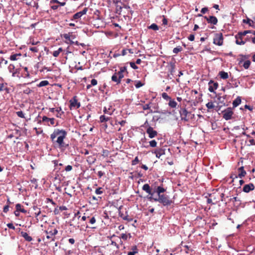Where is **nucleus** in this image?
<instances>
[{
  "instance_id": "1",
  "label": "nucleus",
  "mask_w": 255,
  "mask_h": 255,
  "mask_svg": "<svg viewBox=\"0 0 255 255\" xmlns=\"http://www.w3.org/2000/svg\"><path fill=\"white\" fill-rule=\"evenodd\" d=\"M142 189L148 194V199L149 200H154L162 204L163 206H169L172 203L168 195L163 194L166 191V189L161 186H150L148 184H145L143 185Z\"/></svg>"
},
{
  "instance_id": "2",
  "label": "nucleus",
  "mask_w": 255,
  "mask_h": 255,
  "mask_svg": "<svg viewBox=\"0 0 255 255\" xmlns=\"http://www.w3.org/2000/svg\"><path fill=\"white\" fill-rule=\"evenodd\" d=\"M67 134V132L64 129H56L51 134L50 138L53 143H56L60 149L64 150L68 146V144L64 142Z\"/></svg>"
},
{
  "instance_id": "3",
  "label": "nucleus",
  "mask_w": 255,
  "mask_h": 255,
  "mask_svg": "<svg viewBox=\"0 0 255 255\" xmlns=\"http://www.w3.org/2000/svg\"><path fill=\"white\" fill-rule=\"evenodd\" d=\"M213 43L218 46H221L223 43V36L222 33H215L213 38Z\"/></svg>"
},
{
  "instance_id": "4",
  "label": "nucleus",
  "mask_w": 255,
  "mask_h": 255,
  "mask_svg": "<svg viewBox=\"0 0 255 255\" xmlns=\"http://www.w3.org/2000/svg\"><path fill=\"white\" fill-rule=\"evenodd\" d=\"M93 224H83L80 227L78 226L81 230H84L90 234H93V231L97 228V227L93 226Z\"/></svg>"
},
{
  "instance_id": "5",
  "label": "nucleus",
  "mask_w": 255,
  "mask_h": 255,
  "mask_svg": "<svg viewBox=\"0 0 255 255\" xmlns=\"http://www.w3.org/2000/svg\"><path fill=\"white\" fill-rule=\"evenodd\" d=\"M222 113L223 118L227 121L231 119L234 114V113L231 108H228L225 109L222 112Z\"/></svg>"
},
{
  "instance_id": "6",
  "label": "nucleus",
  "mask_w": 255,
  "mask_h": 255,
  "mask_svg": "<svg viewBox=\"0 0 255 255\" xmlns=\"http://www.w3.org/2000/svg\"><path fill=\"white\" fill-rule=\"evenodd\" d=\"M248 34V32L247 31H244L243 32H239L238 34L235 36V38L236 39V43L238 45H244L245 44L246 41L243 40H241V41L239 40V38L241 37H243V36H245Z\"/></svg>"
},
{
  "instance_id": "7",
  "label": "nucleus",
  "mask_w": 255,
  "mask_h": 255,
  "mask_svg": "<svg viewBox=\"0 0 255 255\" xmlns=\"http://www.w3.org/2000/svg\"><path fill=\"white\" fill-rule=\"evenodd\" d=\"M179 114L182 121H188L187 116L189 113L185 108H181L179 111Z\"/></svg>"
},
{
  "instance_id": "8",
  "label": "nucleus",
  "mask_w": 255,
  "mask_h": 255,
  "mask_svg": "<svg viewBox=\"0 0 255 255\" xmlns=\"http://www.w3.org/2000/svg\"><path fill=\"white\" fill-rule=\"evenodd\" d=\"M217 98V101H215L217 103L218 105L221 104V107L223 105L225 106V99L226 98V95L222 96L220 94H218L216 96Z\"/></svg>"
},
{
  "instance_id": "9",
  "label": "nucleus",
  "mask_w": 255,
  "mask_h": 255,
  "mask_svg": "<svg viewBox=\"0 0 255 255\" xmlns=\"http://www.w3.org/2000/svg\"><path fill=\"white\" fill-rule=\"evenodd\" d=\"M70 103L71 109L72 108L78 109L80 107V103L78 102L76 96L74 97V98L70 101Z\"/></svg>"
},
{
  "instance_id": "10",
  "label": "nucleus",
  "mask_w": 255,
  "mask_h": 255,
  "mask_svg": "<svg viewBox=\"0 0 255 255\" xmlns=\"http://www.w3.org/2000/svg\"><path fill=\"white\" fill-rule=\"evenodd\" d=\"M146 133L148 134V136L150 138H152L157 135V132L154 130L150 126H149L146 129Z\"/></svg>"
},
{
  "instance_id": "11",
  "label": "nucleus",
  "mask_w": 255,
  "mask_h": 255,
  "mask_svg": "<svg viewBox=\"0 0 255 255\" xmlns=\"http://www.w3.org/2000/svg\"><path fill=\"white\" fill-rule=\"evenodd\" d=\"M255 189V186L253 183H249L246 184L243 188V191L246 193H249L251 191L254 190Z\"/></svg>"
},
{
  "instance_id": "12",
  "label": "nucleus",
  "mask_w": 255,
  "mask_h": 255,
  "mask_svg": "<svg viewBox=\"0 0 255 255\" xmlns=\"http://www.w3.org/2000/svg\"><path fill=\"white\" fill-rule=\"evenodd\" d=\"M218 87V83L217 82H214L212 80L209 82V91L210 92H214V90L217 89Z\"/></svg>"
},
{
  "instance_id": "13",
  "label": "nucleus",
  "mask_w": 255,
  "mask_h": 255,
  "mask_svg": "<svg viewBox=\"0 0 255 255\" xmlns=\"http://www.w3.org/2000/svg\"><path fill=\"white\" fill-rule=\"evenodd\" d=\"M204 18L206 19L208 23L213 24L214 25H216L218 22V19L217 17L214 16H210L209 17L205 16Z\"/></svg>"
},
{
  "instance_id": "14",
  "label": "nucleus",
  "mask_w": 255,
  "mask_h": 255,
  "mask_svg": "<svg viewBox=\"0 0 255 255\" xmlns=\"http://www.w3.org/2000/svg\"><path fill=\"white\" fill-rule=\"evenodd\" d=\"M154 153L155 154L156 157L158 158H159L160 156L165 154L164 150L162 148H159L156 149L154 151Z\"/></svg>"
},
{
  "instance_id": "15",
  "label": "nucleus",
  "mask_w": 255,
  "mask_h": 255,
  "mask_svg": "<svg viewBox=\"0 0 255 255\" xmlns=\"http://www.w3.org/2000/svg\"><path fill=\"white\" fill-rule=\"evenodd\" d=\"M15 209L16 212H22L23 213H26V211L23 208V207L20 204H16L15 205Z\"/></svg>"
},
{
  "instance_id": "16",
  "label": "nucleus",
  "mask_w": 255,
  "mask_h": 255,
  "mask_svg": "<svg viewBox=\"0 0 255 255\" xmlns=\"http://www.w3.org/2000/svg\"><path fill=\"white\" fill-rule=\"evenodd\" d=\"M21 235L22 237L24 238V239L28 242H30L32 240V238L31 237L29 236L28 234L24 232H21Z\"/></svg>"
},
{
  "instance_id": "17",
  "label": "nucleus",
  "mask_w": 255,
  "mask_h": 255,
  "mask_svg": "<svg viewBox=\"0 0 255 255\" xmlns=\"http://www.w3.org/2000/svg\"><path fill=\"white\" fill-rule=\"evenodd\" d=\"M244 167L242 166L239 168V170L240 171V173L238 175V177L240 178H243L246 175V171L244 170Z\"/></svg>"
},
{
  "instance_id": "18",
  "label": "nucleus",
  "mask_w": 255,
  "mask_h": 255,
  "mask_svg": "<svg viewBox=\"0 0 255 255\" xmlns=\"http://www.w3.org/2000/svg\"><path fill=\"white\" fill-rule=\"evenodd\" d=\"M177 105V102L171 98L169 100L168 106L171 108H175Z\"/></svg>"
},
{
  "instance_id": "19",
  "label": "nucleus",
  "mask_w": 255,
  "mask_h": 255,
  "mask_svg": "<svg viewBox=\"0 0 255 255\" xmlns=\"http://www.w3.org/2000/svg\"><path fill=\"white\" fill-rule=\"evenodd\" d=\"M21 56L20 53H15L10 55L9 59L11 61H15L18 59L19 57Z\"/></svg>"
},
{
  "instance_id": "20",
  "label": "nucleus",
  "mask_w": 255,
  "mask_h": 255,
  "mask_svg": "<svg viewBox=\"0 0 255 255\" xmlns=\"http://www.w3.org/2000/svg\"><path fill=\"white\" fill-rule=\"evenodd\" d=\"M54 118H49L46 116H43L42 118L43 122H50L51 125H53L54 124Z\"/></svg>"
},
{
  "instance_id": "21",
  "label": "nucleus",
  "mask_w": 255,
  "mask_h": 255,
  "mask_svg": "<svg viewBox=\"0 0 255 255\" xmlns=\"http://www.w3.org/2000/svg\"><path fill=\"white\" fill-rule=\"evenodd\" d=\"M219 75L223 79H227L229 77L228 73L225 71H220L219 73Z\"/></svg>"
},
{
  "instance_id": "22",
  "label": "nucleus",
  "mask_w": 255,
  "mask_h": 255,
  "mask_svg": "<svg viewBox=\"0 0 255 255\" xmlns=\"http://www.w3.org/2000/svg\"><path fill=\"white\" fill-rule=\"evenodd\" d=\"M241 103V99L240 97H238L233 102L234 107H237Z\"/></svg>"
},
{
  "instance_id": "23",
  "label": "nucleus",
  "mask_w": 255,
  "mask_h": 255,
  "mask_svg": "<svg viewBox=\"0 0 255 255\" xmlns=\"http://www.w3.org/2000/svg\"><path fill=\"white\" fill-rule=\"evenodd\" d=\"M175 65L174 63L171 62L170 63V68H169V71L170 73L172 75L173 74V73L175 72Z\"/></svg>"
},
{
  "instance_id": "24",
  "label": "nucleus",
  "mask_w": 255,
  "mask_h": 255,
  "mask_svg": "<svg viewBox=\"0 0 255 255\" xmlns=\"http://www.w3.org/2000/svg\"><path fill=\"white\" fill-rule=\"evenodd\" d=\"M49 84V82L47 80H44L41 81L39 84L37 85V87H42L44 86H46Z\"/></svg>"
},
{
  "instance_id": "25",
  "label": "nucleus",
  "mask_w": 255,
  "mask_h": 255,
  "mask_svg": "<svg viewBox=\"0 0 255 255\" xmlns=\"http://www.w3.org/2000/svg\"><path fill=\"white\" fill-rule=\"evenodd\" d=\"M230 200L233 202H235L237 206H239L241 204V200L237 197H233V198L231 199Z\"/></svg>"
},
{
  "instance_id": "26",
  "label": "nucleus",
  "mask_w": 255,
  "mask_h": 255,
  "mask_svg": "<svg viewBox=\"0 0 255 255\" xmlns=\"http://www.w3.org/2000/svg\"><path fill=\"white\" fill-rule=\"evenodd\" d=\"M100 122L102 123L107 122L110 120V118L105 115H102L100 117Z\"/></svg>"
},
{
  "instance_id": "27",
  "label": "nucleus",
  "mask_w": 255,
  "mask_h": 255,
  "mask_svg": "<svg viewBox=\"0 0 255 255\" xmlns=\"http://www.w3.org/2000/svg\"><path fill=\"white\" fill-rule=\"evenodd\" d=\"M150 104H151V103L147 104L144 105L142 106V108L144 110H150V111L149 112V113H152V111L151 110H150Z\"/></svg>"
},
{
  "instance_id": "28",
  "label": "nucleus",
  "mask_w": 255,
  "mask_h": 255,
  "mask_svg": "<svg viewBox=\"0 0 255 255\" xmlns=\"http://www.w3.org/2000/svg\"><path fill=\"white\" fill-rule=\"evenodd\" d=\"M149 29H151L154 30H158L159 29V27L157 24L155 23H152L151 24L149 27Z\"/></svg>"
},
{
  "instance_id": "29",
  "label": "nucleus",
  "mask_w": 255,
  "mask_h": 255,
  "mask_svg": "<svg viewBox=\"0 0 255 255\" xmlns=\"http://www.w3.org/2000/svg\"><path fill=\"white\" fill-rule=\"evenodd\" d=\"M182 50V48L181 46H178L173 49V52L174 53L177 54L178 52L181 51Z\"/></svg>"
},
{
  "instance_id": "30",
  "label": "nucleus",
  "mask_w": 255,
  "mask_h": 255,
  "mask_svg": "<svg viewBox=\"0 0 255 255\" xmlns=\"http://www.w3.org/2000/svg\"><path fill=\"white\" fill-rule=\"evenodd\" d=\"M184 248H185L184 251L186 254H188L190 251H192V250L191 248V246L185 245V246H184Z\"/></svg>"
},
{
  "instance_id": "31",
  "label": "nucleus",
  "mask_w": 255,
  "mask_h": 255,
  "mask_svg": "<svg viewBox=\"0 0 255 255\" xmlns=\"http://www.w3.org/2000/svg\"><path fill=\"white\" fill-rule=\"evenodd\" d=\"M250 64H251L250 61L247 60V61H245V62L243 64V67H244V68L245 69H248L249 68Z\"/></svg>"
},
{
  "instance_id": "32",
  "label": "nucleus",
  "mask_w": 255,
  "mask_h": 255,
  "mask_svg": "<svg viewBox=\"0 0 255 255\" xmlns=\"http://www.w3.org/2000/svg\"><path fill=\"white\" fill-rule=\"evenodd\" d=\"M206 106L208 109H212L215 107V106L213 104V103L212 102H208V103H207L206 104Z\"/></svg>"
},
{
  "instance_id": "33",
  "label": "nucleus",
  "mask_w": 255,
  "mask_h": 255,
  "mask_svg": "<svg viewBox=\"0 0 255 255\" xmlns=\"http://www.w3.org/2000/svg\"><path fill=\"white\" fill-rule=\"evenodd\" d=\"M112 81L116 82L117 83H120L121 82L119 78H118L117 76L116 75V74L112 76Z\"/></svg>"
},
{
  "instance_id": "34",
  "label": "nucleus",
  "mask_w": 255,
  "mask_h": 255,
  "mask_svg": "<svg viewBox=\"0 0 255 255\" xmlns=\"http://www.w3.org/2000/svg\"><path fill=\"white\" fill-rule=\"evenodd\" d=\"M96 161V158L93 157L92 156H89L87 158V161L90 164L94 163Z\"/></svg>"
},
{
  "instance_id": "35",
  "label": "nucleus",
  "mask_w": 255,
  "mask_h": 255,
  "mask_svg": "<svg viewBox=\"0 0 255 255\" xmlns=\"http://www.w3.org/2000/svg\"><path fill=\"white\" fill-rule=\"evenodd\" d=\"M244 23H246L249 24L250 26H252V24H253V22L252 20L250 18H247V19H243V20Z\"/></svg>"
},
{
  "instance_id": "36",
  "label": "nucleus",
  "mask_w": 255,
  "mask_h": 255,
  "mask_svg": "<svg viewBox=\"0 0 255 255\" xmlns=\"http://www.w3.org/2000/svg\"><path fill=\"white\" fill-rule=\"evenodd\" d=\"M33 209L35 211V214L36 215V217L40 215L41 213L40 210L37 206H34Z\"/></svg>"
},
{
  "instance_id": "37",
  "label": "nucleus",
  "mask_w": 255,
  "mask_h": 255,
  "mask_svg": "<svg viewBox=\"0 0 255 255\" xmlns=\"http://www.w3.org/2000/svg\"><path fill=\"white\" fill-rule=\"evenodd\" d=\"M162 97L167 101H169L171 99V97H170L166 93H163L162 94Z\"/></svg>"
},
{
  "instance_id": "38",
  "label": "nucleus",
  "mask_w": 255,
  "mask_h": 255,
  "mask_svg": "<svg viewBox=\"0 0 255 255\" xmlns=\"http://www.w3.org/2000/svg\"><path fill=\"white\" fill-rule=\"evenodd\" d=\"M63 37L67 40L71 41L70 33H65L63 34Z\"/></svg>"
},
{
  "instance_id": "39",
  "label": "nucleus",
  "mask_w": 255,
  "mask_h": 255,
  "mask_svg": "<svg viewBox=\"0 0 255 255\" xmlns=\"http://www.w3.org/2000/svg\"><path fill=\"white\" fill-rule=\"evenodd\" d=\"M3 62H4V65H7V60H5L3 59V58L2 57H0V67L1 68L2 67V63H3Z\"/></svg>"
},
{
  "instance_id": "40",
  "label": "nucleus",
  "mask_w": 255,
  "mask_h": 255,
  "mask_svg": "<svg viewBox=\"0 0 255 255\" xmlns=\"http://www.w3.org/2000/svg\"><path fill=\"white\" fill-rule=\"evenodd\" d=\"M149 145L152 147H155L157 145V142L155 140L149 141Z\"/></svg>"
},
{
  "instance_id": "41",
  "label": "nucleus",
  "mask_w": 255,
  "mask_h": 255,
  "mask_svg": "<svg viewBox=\"0 0 255 255\" xmlns=\"http://www.w3.org/2000/svg\"><path fill=\"white\" fill-rule=\"evenodd\" d=\"M16 114L17 115V116L20 117V118H25L24 114L22 112V111H21L17 112L16 113Z\"/></svg>"
},
{
  "instance_id": "42",
  "label": "nucleus",
  "mask_w": 255,
  "mask_h": 255,
  "mask_svg": "<svg viewBox=\"0 0 255 255\" xmlns=\"http://www.w3.org/2000/svg\"><path fill=\"white\" fill-rule=\"evenodd\" d=\"M139 162L138 158L137 156L135 157L134 159L131 161V165H135Z\"/></svg>"
},
{
  "instance_id": "43",
  "label": "nucleus",
  "mask_w": 255,
  "mask_h": 255,
  "mask_svg": "<svg viewBox=\"0 0 255 255\" xmlns=\"http://www.w3.org/2000/svg\"><path fill=\"white\" fill-rule=\"evenodd\" d=\"M82 16V15L81 14V13L79 12H78L74 14L73 18L75 19H79Z\"/></svg>"
},
{
  "instance_id": "44",
  "label": "nucleus",
  "mask_w": 255,
  "mask_h": 255,
  "mask_svg": "<svg viewBox=\"0 0 255 255\" xmlns=\"http://www.w3.org/2000/svg\"><path fill=\"white\" fill-rule=\"evenodd\" d=\"M15 69V66L13 64H10L8 67V69L9 72H12Z\"/></svg>"
},
{
  "instance_id": "45",
  "label": "nucleus",
  "mask_w": 255,
  "mask_h": 255,
  "mask_svg": "<svg viewBox=\"0 0 255 255\" xmlns=\"http://www.w3.org/2000/svg\"><path fill=\"white\" fill-rule=\"evenodd\" d=\"M143 84H142L140 81H137L136 84L135 85V86L136 88H139L140 87L142 86Z\"/></svg>"
},
{
  "instance_id": "46",
  "label": "nucleus",
  "mask_w": 255,
  "mask_h": 255,
  "mask_svg": "<svg viewBox=\"0 0 255 255\" xmlns=\"http://www.w3.org/2000/svg\"><path fill=\"white\" fill-rule=\"evenodd\" d=\"M130 67L133 68V69H137L138 68V67L135 65V64L134 62H130Z\"/></svg>"
},
{
  "instance_id": "47",
  "label": "nucleus",
  "mask_w": 255,
  "mask_h": 255,
  "mask_svg": "<svg viewBox=\"0 0 255 255\" xmlns=\"http://www.w3.org/2000/svg\"><path fill=\"white\" fill-rule=\"evenodd\" d=\"M88 9L87 7H85L82 11H79V12L81 13L82 15H83L87 13Z\"/></svg>"
},
{
  "instance_id": "48",
  "label": "nucleus",
  "mask_w": 255,
  "mask_h": 255,
  "mask_svg": "<svg viewBox=\"0 0 255 255\" xmlns=\"http://www.w3.org/2000/svg\"><path fill=\"white\" fill-rule=\"evenodd\" d=\"M131 250H132V252H134L135 254L138 253V249L137 248V247L136 246H133L131 247Z\"/></svg>"
},
{
  "instance_id": "49",
  "label": "nucleus",
  "mask_w": 255,
  "mask_h": 255,
  "mask_svg": "<svg viewBox=\"0 0 255 255\" xmlns=\"http://www.w3.org/2000/svg\"><path fill=\"white\" fill-rule=\"evenodd\" d=\"M95 193L98 195L102 194L103 193V191H102V188H99L96 189V190L95 191Z\"/></svg>"
},
{
  "instance_id": "50",
  "label": "nucleus",
  "mask_w": 255,
  "mask_h": 255,
  "mask_svg": "<svg viewBox=\"0 0 255 255\" xmlns=\"http://www.w3.org/2000/svg\"><path fill=\"white\" fill-rule=\"evenodd\" d=\"M31 90L29 88H27L23 90V93L26 94H29L31 93Z\"/></svg>"
},
{
  "instance_id": "51",
  "label": "nucleus",
  "mask_w": 255,
  "mask_h": 255,
  "mask_svg": "<svg viewBox=\"0 0 255 255\" xmlns=\"http://www.w3.org/2000/svg\"><path fill=\"white\" fill-rule=\"evenodd\" d=\"M72 166L70 165H68L67 166H66L65 169L66 171H70L72 170Z\"/></svg>"
},
{
  "instance_id": "52",
  "label": "nucleus",
  "mask_w": 255,
  "mask_h": 255,
  "mask_svg": "<svg viewBox=\"0 0 255 255\" xmlns=\"http://www.w3.org/2000/svg\"><path fill=\"white\" fill-rule=\"evenodd\" d=\"M91 84L92 86H95L97 84V80L93 79L91 81Z\"/></svg>"
},
{
  "instance_id": "53",
  "label": "nucleus",
  "mask_w": 255,
  "mask_h": 255,
  "mask_svg": "<svg viewBox=\"0 0 255 255\" xmlns=\"http://www.w3.org/2000/svg\"><path fill=\"white\" fill-rule=\"evenodd\" d=\"M188 39L190 40V41H193L195 39V36H194V34H190L189 37H188Z\"/></svg>"
},
{
  "instance_id": "54",
  "label": "nucleus",
  "mask_w": 255,
  "mask_h": 255,
  "mask_svg": "<svg viewBox=\"0 0 255 255\" xmlns=\"http://www.w3.org/2000/svg\"><path fill=\"white\" fill-rule=\"evenodd\" d=\"M54 214L56 215L58 214L60 212L59 208L58 207H57L56 208H55L54 210Z\"/></svg>"
},
{
  "instance_id": "55",
  "label": "nucleus",
  "mask_w": 255,
  "mask_h": 255,
  "mask_svg": "<svg viewBox=\"0 0 255 255\" xmlns=\"http://www.w3.org/2000/svg\"><path fill=\"white\" fill-rule=\"evenodd\" d=\"M6 226L10 229L14 230L15 229L13 224H6Z\"/></svg>"
},
{
  "instance_id": "56",
  "label": "nucleus",
  "mask_w": 255,
  "mask_h": 255,
  "mask_svg": "<svg viewBox=\"0 0 255 255\" xmlns=\"http://www.w3.org/2000/svg\"><path fill=\"white\" fill-rule=\"evenodd\" d=\"M8 209H9V206L8 205L5 206L3 207V212H4V213L7 212V211H8Z\"/></svg>"
},
{
  "instance_id": "57",
  "label": "nucleus",
  "mask_w": 255,
  "mask_h": 255,
  "mask_svg": "<svg viewBox=\"0 0 255 255\" xmlns=\"http://www.w3.org/2000/svg\"><path fill=\"white\" fill-rule=\"evenodd\" d=\"M103 112L105 114H107L109 115H111L112 114V113L109 112L106 107L104 108Z\"/></svg>"
},
{
  "instance_id": "58",
  "label": "nucleus",
  "mask_w": 255,
  "mask_h": 255,
  "mask_svg": "<svg viewBox=\"0 0 255 255\" xmlns=\"http://www.w3.org/2000/svg\"><path fill=\"white\" fill-rule=\"evenodd\" d=\"M59 54V53L58 51H57V50L56 51H54L53 53V56L55 57H57L58 56Z\"/></svg>"
},
{
  "instance_id": "59",
  "label": "nucleus",
  "mask_w": 255,
  "mask_h": 255,
  "mask_svg": "<svg viewBox=\"0 0 255 255\" xmlns=\"http://www.w3.org/2000/svg\"><path fill=\"white\" fill-rule=\"evenodd\" d=\"M121 238L123 240H126L128 238V236L126 234H122L121 235Z\"/></svg>"
},
{
  "instance_id": "60",
  "label": "nucleus",
  "mask_w": 255,
  "mask_h": 255,
  "mask_svg": "<svg viewBox=\"0 0 255 255\" xmlns=\"http://www.w3.org/2000/svg\"><path fill=\"white\" fill-rule=\"evenodd\" d=\"M59 208L60 211H61L66 210L67 209V207L65 206H60Z\"/></svg>"
},
{
  "instance_id": "61",
  "label": "nucleus",
  "mask_w": 255,
  "mask_h": 255,
  "mask_svg": "<svg viewBox=\"0 0 255 255\" xmlns=\"http://www.w3.org/2000/svg\"><path fill=\"white\" fill-rule=\"evenodd\" d=\"M89 222L90 223H95L96 222L95 218L94 217L90 218Z\"/></svg>"
},
{
  "instance_id": "62",
  "label": "nucleus",
  "mask_w": 255,
  "mask_h": 255,
  "mask_svg": "<svg viewBox=\"0 0 255 255\" xmlns=\"http://www.w3.org/2000/svg\"><path fill=\"white\" fill-rule=\"evenodd\" d=\"M123 73L119 72L118 74L119 75V79L121 81V79H122L124 77Z\"/></svg>"
},
{
  "instance_id": "63",
  "label": "nucleus",
  "mask_w": 255,
  "mask_h": 255,
  "mask_svg": "<svg viewBox=\"0 0 255 255\" xmlns=\"http://www.w3.org/2000/svg\"><path fill=\"white\" fill-rule=\"evenodd\" d=\"M208 8L207 7H203L201 9V12L202 13H205V12H206L207 11H208Z\"/></svg>"
},
{
  "instance_id": "64",
  "label": "nucleus",
  "mask_w": 255,
  "mask_h": 255,
  "mask_svg": "<svg viewBox=\"0 0 255 255\" xmlns=\"http://www.w3.org/2000/svg\"><path fill=\"white\" fill-rule=\"evenodd\" d=\"M30 50L34 52H37L38 51V49L36 47H31Z\"/></svg>"
}]
</instances>
